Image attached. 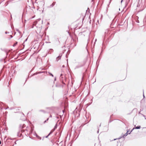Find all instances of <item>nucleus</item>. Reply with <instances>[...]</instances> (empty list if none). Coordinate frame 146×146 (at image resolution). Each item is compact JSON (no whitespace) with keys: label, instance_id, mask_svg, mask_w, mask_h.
Here are the masks:
<instances>
[{"label":"nucleus","instance_id":"nucleus-1","mask_svg":"<svg viewBox=\"0 0 146 146\" xmlns=\"http://www.w3.org/2000/svg\"><path fill=\"white\" fill-rule=\"evenodd\" d=\"M41 20L40 19H38V21L36 22V26L37 28H38L40 30L41 29L42 25V21L40 22V24H39V21Z\"/></svg>","mask_w":146,"mask_h":146},{"label":"nucleus","instance_id":"nucleus-2","mask_svg":"<svg viewBox=\"0 0 146 146\" xmlns=\"http://www.w3.org/2000/svg\"><path fill=\"white\" fill-rule=\"evenodd\" d=\"M129 131H127V132L125 134L122 135L120 137L118 138L114 139L113 140H115L117 139H119L122 137H125L127 136V132H128Z\"/></svg>","mask_w":146,"mask_h":146},{"label":"nucleus","instance_id":"nucleus-3","mask_svg":"<svg viewBox=\"0 0 146 146\" xmlns=\"http://www.w3.org/2000/svg\"><path fill=\"white\" fill-rule=\"evenodd\" d=\"M62 55V54H60L59 56H58L56 58V61H58L61 58V56Z\"/></svg>","mask_w":146,"mask_h":146},{"label":"nucleus","instance_id":"nucleus-4","mask_svg":"<svg viewBox=\"0 0 146 146\" xmlns=\"http://www.w3.org/2000/svg\"><path fill=\"white\" fill-rule=\"evenodd\" d=\"M140 128H141V126H137L135 128H133L132 130H133V129H140Z\"/></svg>","mask_w":146,"mask_h":146},{"label":"nucleus","instance_id":"nucleus-5","mask_svg":"<svg viewBox=\"0 0 146 146\" xmlns=\"http://www.w3.org/2000/svg\"><path fill=\"white\" fill-rule=\"evenodd\" d=\"M55 2H53L52 4H51L50 6V7H52L55 4Z\"/></svg>","mask_w":146,"mask_h":146},{"label":"nucleus","instance_id":"nucleus-6","mask_svg":"<svg viewBox=\"0 0 146 146\" xmlns=\"http://www.w3.org/2000/svg\"><path fill=\"white\" fill-rule=\"evenodd\" d=\"M63 75L62 74H61L60 75V78L61 80H61V78H63V77L62 76Z\"/></svg>","mask_w":146,"mask_h":146},{"label":"nucleus","instance_id":"nucleus-7","mask_svg":"<svg viewBox=\"0 0 146 146\" xmlns=\"http://www.w3.org/2000/svg\"><path fill=\"white\" fill-rule=\"evenodd\" d=\"M43 72H36V74H40V73H43Z\"/></svg>","mask_w":146,"mask_h":146},{"label":"nucleus","instance_id":"nucleus-8","mask_svg":"<svg viewBox=\"0 0 146 146\" xmlns=\"http://www.w3.org/2000/svg\"><path fill=\"white\" fill-rule=\"evenodd\" d=\"M48 73L50 74V75H51L52 77H53V75L51 73H50L49 72H48Z\"/></svg>","mask_w":146,"mask_h":146},{"label":"nucleus","instance_id":"nucleus-9","mask_svg":"<svg viewBox=\"0 0 146 146\" xmlns=\"http://www.w3.org/2000/svg\"><path fill=\"white\" fill-rule=\"evenodd\" d=\"M53 131H51L48 134V135H49L50 134L52 133Z\"/></svg>","mask_w":146,"mask_h":146},{"label":"nucleus","instance_id":"nucleus-10","mask_svg":"<svg viewBox=\"0 0 146 146\" xmlns=\"http://www.w3.org/2000/svg\"><path fill=\"white\" fill-rule=\"evenodd\" d=\"M37 138H38V139H39L40 140H41V137H40L39 136V137Z\"/></svg>","mask_w":146,"mask_h":146},{"label":"nucleus","instance_id":"nucleus-11","mask_svg":"<svg viewBox=\"0 0 146 146\" xmlns=\"http://www.w3.org/2000/svg\"><path fill=\"white\" fill-rule=\"evenodd\" d=\"M56 127H57L56 124L54 127V130H55L56 128Z\"/></svg>","mask_w":146,"mask_h":146},{"label":"nucleus","instance_id":"nucleus-12","mask_svg":"<svg viewBox=\"0 0 146 146\" xmlns=\"http://www.w3.org/2000/svg\"><path fill=\"white\" fill-rule=\"evenodd\" d=\"M39 111H42V112H44V111L43 110H40Z\"/></svg>","mask_w":146,"mask_h":146},{"label":"nucleus","instance_id":"nucleus-13","mask_svg":"<svg viewBox=\"0 0 146 146\" xmlns=\"http://www.w3.org/2000/svg\"><path fill=\"white\" fill-rule=\"evenodd\" d=\"M132 130H131V131L130 132V133H128V132H127V133H128H128L129 134H130L131 133L132 131Z\"/></svg>","mask_w":146,"mask_h":146},{"label":"nucleus","instance_id":"nucleus-14","mask_svg":"<svg viewBox=\"0 0 146 146\" xmlns=\"http://www.w3.org/2000/svg\"><path fill=\"white\" fill-rule=\"evenodd\" d=\"M17 44V42H16L15 44L14 45H13V46H15Z\"/></svg>","mask_w":146,"mask_h":146},{"label":"nucleus","instance_id":"nucleus-15","mask_svg":"<svg viewBox=\"0 0 146 146\" xmlns=\"http://www.w3.org/2000/svg\"><path fill=\"white\" fill-rule=\"evenodd\" d=\"M48 119H46V120H45V121L44 122V123H45V122H46V121H47V120H48Z\"/></svg>","mask_w":146,"mask_h":146},{"label":"nucleus","instance_id":"nucleus-16","mask_svg":"<svg viewBox=\"0 0 146 146\" xmlns=\"http://www.w3.org/2000/svg\"><path fill=\"white\" fill-rule=\"evenodd\" d=\"M36 137L38 138V137H39V136L38 135H36Z\"/></svg>","mask_w":146,"mask_h":146},{"label":"nucleus","instance_id":"nucleus-17","mask_svg":"<svg viewBox=\"0 0 146 146\" xmlns=\"http://www.w3.org/2000/svg\"><path fill=\"white\" fill-rule=\"evenodd\" d=\"M36 137L38 138V137H39V136L38 135H36Z\"/></svg>","mask_w":146,"mask_h":146},{"label":"nucleus","instance_id":"nucleus-18","mask_svg":"<svg viewBox=\"0 0 146 146\" xmlns=\"http://www.w3.org/2000/svg\"><path fill=\"white\" fill-rule=\"evenodd\" d=\"M49 136V135H48L47 136H46L45 137L46 138H47Z\"/></svg>","mask_w":146,"mask_h":146},{"label":"nucleus","instance_id":"nucleus-19","mask_svg":"<svg viewBox=\"0 0 146 146\" xmlns=\"http://www.w3.org/2000/svg\"><path fill=\"white\" fill-rule=\"evenodd\" d=\"M8 33H7V32H5V34H7Z\"/></svg>","mask_w":146,"mask_h":146},{"label":"nucleus","instance_id":"nucleus-20","mask_svg":"<svg viewBox=\"0 0 146 146\" xmlns=\"http://www.w3.org/2000/svg\"><path fill=\"white\" fill-rule=\"evenodd\" d=\"M143 98H145V96H144V94H143Z\"/></svg>","mask_w":146,"mask_h":146},{"label":"nucleus","instance_id":"nucleus-21","mask_svg":"<svg viewBox=\"0 0 146 146\" xmlns=\"http://www.w3.org/2000/svg\"><path fill=\"white\" fill-rule=\"evenodd\" d=\"M56 117L57 118V119H58V117Z\"/></svg>","mask_w":146,"mask_h":146},{"label":"nucleus","instance_id":"nucleus-22","mask_svg":"<svg viewBox=\"0 0 146 146\" xmlns=\"http://www.w3.org/2000/svg\"><path fill=\"white\" fill-rule=\"evenodd\" d=\"M36 136V135H37L36 133H35Z\"/></svg>","mask_w":146,"mask_h":146},{"label":"nucleus","instance_id":"nucleus-23","mask_svg":"<svg viewBox=\"0 0 146 146\" xmlns=\"http://www.w3.org/2000/svg\"><path fill=\"white\" fill-rule=\"evenodd\" d=\"M54 80H56V78H55V79H54Z\"/></svg>","mask_w":146,"mask_h":146},{"label":"nucleus","instance_id":"nucleus-24","mask_svg":"<svg viewBox=\"0 0 146 146\" xmlns=\"http://www.w3.org/2000/svg\"><path fill=\"white\" fill-rule=\"evenodd\" d=\"M123 1V0H121V3Z\"/></svg>","mask_w":146,"mask_h":146},{"label":"nucleus","instance_id":"nucleus-25","mask_svg":"<svg viewBox=\"0 0 146 146\" xmlns=\"http://www.w3.org/2000/svg\"><path fill=\"white\" fill-rule=\"evenodd\" d=\"M50 117H52V116H51V115H50Z\"/></svg>","mask_w":146,"mask_h":146},{"label":"nucleus","instance_id":"nucleus-26","mask_svg":"<svg viewBox=\"0 0 146 146\" xmlns=\"http://www.w3.org/2000/svg\"><path fill=\"white\" fill-rule=\"evenodd\" d=\"M143 117H145V115H143Z\"/></svg>","mask_w":146,"mask_h":146},{"label":"nucleus","instance_id":"nucleus-27","mask_svg":"<svg viewBox=\"0 0 146 146\" xmlns=\"http://www.w3.org/2000/svg\"><path fill=\"white\" fill-rule=\"evenodd\" d=\"M11 38H12V36L11 35Z\"/></svg>","mask_w":146,"mask_h":146},{"label":"nucleus","instance_id":"nucleus-28","mask_svg":"<svg viewBox=\"0 0 146 146\" xmlns=\"http://www.w3.org/2000/svg\"><path fill=\"white\" fill-rule=\"evenodd\" d=\"M98 132H99V131H98Z\"/></svg>","mask_w":146,"mask_h":146},{"label":"nucleus","instance_id":"nucleus-29","mask_svg":"<svg viewBox=\"0 0 146 146\" xmlns=\"http://www.w3.org/2000/svg\"><path fill=\"white\" fill-rule=\"evenodd\" d=\"M82 66H80V67H81Z\"/></svg>","mask_w":146,"mask_h":146},{"label":"nucleus","instance_id":"nucleus-30","mask_svg":"<svg viewBox=\"0 0 146 146\" xmlns=\"http://www.w3.org/2000/svg\"><path fill=\"white\" fill-rule=\"evenodd\" d=\"M44 138V137L43 138V139H42V140H43Z\"/></svg>","mask_w":146,"mask_h":146},{"label":"nucleus","instance_id":"nucleus-31","mask_svg":"<svg viewBox=\"0 0 146 146\" xmlns=\"http://www.w3.org/2000/svg\"><path fill=\"white\" fill-rule=\"evenodd\" d=\"M145 119H146V118L145 117Z\"/></svg>","mask_w":146,"mask_h":146},{"label":"nucleus","instance_id":"nucleus-32","mask_svg":"<svg viewBox=\"0 0 146 146\" xmlns=\"http://www.w3.org/2000/svg\"><path fill=\"white\" fill-rule=\"evenodd\" d=\"M27 40V39H26L25 40V41H26Z\"/></svg>","mask_w":146,"mask_h":146},{"label":"nucleus","instance_id":"nucleus-33","mask_svg":"<svg viewBox=\"0 0 146 146\" xmlns=\"http://www.w3.org/2000/svg\"><path fill=\"white\" fill-rule=\"evenodd\" d=\"M92 1H94V0H92Z\"/></svg>","mask_w":146,"mask_h":146}]
</instances>
